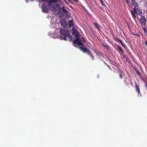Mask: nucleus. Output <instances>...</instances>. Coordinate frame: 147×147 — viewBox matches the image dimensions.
I'll return each mask as SVG.
<instances>
[{
	"label": "nucleus",
	"mask_w": 147,
	"mask_h": 147,
	"mask_svg": "<svg viewBox=\"0 0 147 147\" xmlns=\"http://www.w3.org/2000/svg\"><path fill=\"white\" fill-rule=\"evenodd\" d=\"M131 3L132 5L134 6V8L133 9L134 12L132 10H131L130 11L133 18L134 19H135L136 18L135 13H141L142 12L141 11L140 9V7L138 6V4L136 1L135 0H131Z\"/></svg>",
	"instance_id": "f257e3e1"
},
{
	"label": "nucleus",
	"mask_w": 147,
	"mask_h": 147,
	"mask_svg": "<svg viewBox=\"0 0 147 147\" xmlns=\"http://www.w3.org/2000/svg\"><path fill=\"white\" fill-rule=\"evenodd\" d=\"M60 33L62 35L64 36L63 37H62L61 36L60 37L61 40H67V38L69 39L70 40H71L72 38V36L70 35L69 31L67 30L64 29H61L60 30Z\"/></svg>",
	"instance_id": "f03ea898"
},
{
	"label": "nucleus",
	"mask_w": 147,
	"mask_h": 147,
	"mask_svg": "<svg viewBox=\"0 0 147 147\" xmlns=\"http://www.w3.org/2000/svg\"><path fill=\"white\" fill-rule=\"evenodd\" d=\"M59 0H42L41 2L47 1L48 2V5L49 8L52 6L51 8H50V10L51 11H54L55 10L56 8L55 6H53L52 3L57 2Z\"/></svg>",
	"instance_id": "7ed1b4c3"
},
{
	"label": "nucleus",
	"mask_w": 147,
	"mask_h": 147,
	"mask_svg": "<svg viewBox=\"0 0 147 147\" xmlns=\"http://www.w3.org/2000/svg\"><path fill=\"white\" fill-rule=\"evenodd\" d=\"M79 48L81 50L83 51V52L87 53L88 55H89L92 57V60L94 59V56L92 55L91 52L86 47H80Z\"/></svg>",
	"instance_id": "20e7f679"
},
{
	"label": "nucleus",
	"mask_w": 147,
	"mask_h": 147,
	"mask_svg": "<svg viewBox=\"0 0 147 147\" xmlns=\"http://www.w3.org/2000/svg\"><path fill=\"white\" fill-rule=\"evenodd\" d=\"M73 43L74 44H76L78 46L84 45L79 37L76 38L75 39L73 40Z\"/></svg>",
	"instance_id": "39448f33"
},
{
	"label": "nucleus",
	"mask_w": 147,
	"mask_h": 147,
	"mask_svg": "<svg viewBox=\"0 0 147 147\" xmlns=\"http://www.w3.org/2000/svg\"><path fill=\"white\" fill-rule=\"evenodd\" d=\"M41 8L42 12L45 13H48L49 11V9L47 7L45 3L42 5Z\"/></svg>",
	"instance_id": "423d86ee"
},
{
	"label": "nucleus",
	"mask_w": 147,
	"mask_h": 147,
	"mask_svg": "<svg viewBox=\"0 0 147 147\" xmlns=\"http://www.w3.org/2000/svg\"><path fill=\"white\" fill-rule=\"evenodd\" d=\"M60 23L61 25L63 27L65 28L67 26V24L66 20L64 19H62L60 20Z\"/></svg>",
	"instance_id": "0eeeda50"
},
{
	"label": "nucleus",
	"mask_w": 147,
	"mask_h": 147,
	"mask_svg": "<svg viewBox=\"0 0 147 147\" xmlns=\"http://www.w3.org/2000/svg\"><path fill=\"white\" fill-rule=\"evenodd\" d=\"M72 34L75 36V38L79 37V34L77 30L73 28L72 29Z\"/></svg>",
	"instance_id": "6e6552de"
},
{
	"label": "nucleus",
	"mask_w": 147,
	"mask_h": 147,
	"mask_svg": "<svg viewBox=\"0 0 147 147\" xmlns=\"http://www.w3.org/2000/svg\"><path fill=\"white\" fill-rule=\"evenodd\" d=\"M114 39L115 40H116L118 42L120 43L121 45L123 46L124 47H125L126 46L123 43L121 40L117 38H114Z\"/></svg>",
	"instance_id": "1a4fd4ad"
},
{
	"label": "nucleus",
	"mask_w": 147,
	"mask_h": 147,
	"mask_svg": "<svg viewBox=\"0 0 147 147\" xmlns=\"http://www.w3.org/2000/svg\"><path fill=\"white\" fill-rule=\"evenodd\" d=\"M140 22L143 25H145V24L146 22V18L143 16H141V18L140 19Z\"/></svg>",
	"instance_id": "9d476101"
},
{
	"label": "nucleus",
	"mask_w": 147,
	"mask_h": 147,
	"mask_svg": "<svg viewBox=\"0 0 147 147\" xmlns=\"http://www.w3.org/2000/svg\"><path fill=\"white\" fill-rule=\"evenodd\" d=\"M60 11H62L66 15L67 14L68 12L67 10L65 9L64 7H63L62 8H60Z\"/></svg>",
	"instance_id": "9b49d317"
},
{
	"label": "nucleus",
	"mask_w": 147,
	"mask_h": 147,
	"mask_svg": "<svg viewBox=\"0 0 147 147\" xmlns=\"http://www.w3.org/2000/svg\"><path fill=\"white\" fill-rule=\"evenodd\" d=\"M135 85L136 86V91L138 92V94H139L140 93V88L138 85H137L136 83H135Z\"/></svg>",
	"instance_id": "f8f14e48"
},
{
	"label": "nucleus",
	"mask_w": 147,
	"mask_h": 147,
	"mask_svg": "<svg viewBox=\"0 0 147 147\" xmlns=\"http://www.w3.org/2000/svg\"><path fill=\"white\" fill-rule=\"evenodd\" d=\"M94 25L95 27L98 30H100V27L99 25L96 23H94Z\"/></svg>",
	"instance_id": "ddd939ff"
},
{
	"label": "nucleus",
	"mask_w": 147,
	"mask_h": 147,
	"mask_svg": "<svg viewBox=\"0 0 147 147\" xmlns=\"http://www.w3.org/2000/svg\"><path fill=\"white\" fill-rule=\"evenodd\" d=\"M69 27H71L74 26L73 21L72 20H71L69 21Z\"/></svg>",
	"instance_id": "4468645a"
},
{
	"label": "nucleus",
	"mask_w": 147,
	"mask_h": 147,
	"mask_svg": "<svg viewBox=\"0 0 147 147\" xmlns=\"http://www.w3.org/2000/svg\"><path fill=\"white\" fill-rule=\"evenodd\" d=\"M117 48H118V51L119 52H120L121 53L123 52V50L121 47L119 46L117 47Z\"/></svg>",
	"instance_id": "2eb2a0df"
},
{
	"label": "nucleus",
	"mask_w": 147,
	"mask_h": 147,
	"mask_svg": "<svg viewBox=\"0 0 147 147\" xmlns=\"http://www.w3.org/2000/svg\"><path fill=\"white\" fill-rule=\"evenodd\" d=\"M143 29L144 31L145 34L147 36V31L146 29L145 28H143Z\"/></svg>",
	"instance_id": "dca6fc26"
},
{
	"label": "nucleus",
	"mask_w": 147,
	"mask_h": 147,
	"mask_svg": "<svg viewBox=\"0 0 147 147\" xmlns=\"http://www.w3.org/2000/svg\"><path fill=\"white\" fill-rule=\"evenodd\" d=\"M103 46L104 47H105L107 49H108L109 48V46L107 44L105 45L103 44Z\"/></svg>",
	"instance_id": "f3484780"
},
{
	"label": "nucleus",
	"mask_w": 147,
	"mask_h": 147,
	"mask_svg": "<svg viewBox=\"0 0 147 147\" xmlns=\"http://www.w3.org/2000/svg\"><path fill=\"white\" fill-rule=\"evenodd\" d=\"M132 34H133V35H134V36H136L137 37H139V38H140V35L138 34H134V33H133Z\"/></svg>",
	"instance_id": "a211bd4d"
},
{
	"label": "nucleus",
	"mask_w": 147,
	"mask_h": 147,
	"mask_svg": "<svg viewBox=\"0 0 147 147\" xmlns=\"http://www.w3.org/2000/svg\"><path fill=\"white\" fill-rule=\"evenodd\" d=\"M119 73L120 74L119 76H120V78L121 79H122L123 78L122 75V74H121V73L120 71H119Z\"/></svg>",
	"instance_id": "6ab92c4d"
},
{
	"label": "nucleus",
	"mask_w": 147,
	"mask_h": 147,
	"mask_svg": "<svg viewBox=\"0 0 147 147\" xmlns=\"http://www.w3.org/2000/svg\"><path fill=\"white\" fill-rule=\"evenodd\" d=\"M126 1L127 3L129 6H130V4L128 0H125Z\"/></svg>",
	"instance_id": "aec40b11"
},
{
	"label": "nucleus",
	"mask_w": 147,
	"mask_h": 147,
	"mask_svg": "<svg viewBox=\"0 0 147 147\" xmlns=\"http://www.w3.org/2000/svg\"><path fill=\"white\" fill-rule=\"evenodd\" d=\"M100 0V1L102 4V5H104V3H103V1H102V0Z\"/></svg>",
	"instance_id": "412c9836"
},
{
	"label": "nucleus",
	"mask_w": 147,
	"mask_h": 147,
	"mask_svg": "<svg viewBox=\"0 0 147 147\" xmlns=\"http://www.w3.org/2000/svg\"><path fill=\"white\" fill-rule=\"evenodd\" d=\"M75 2H77L78 1V0H73Z\"/></svg>",
	"instance_id": "4be33fe9"
},
{
	"label": "nucleus",
	"mask_w": 147,
	"mask_h": 147,
	"mask_svg": "<svg viewBox=\"0 0 147 147\" xmlns=\"http://www.w3.org/2000/svg\"><path fill=\"white\" fill-rule=\"evenodd\" d=\"M137 74H138V75H140V73H139V72H138H138H137Z\"/></svg>",
	"instance_id": "5701e85b"
},
{
	"label": "nucleus",
	"mask_w": 147,
	"mask_h": 147,
	"mask_svg": "<svg viewBox=\"0 0 147 147\" xmlns=\"http://www.w3.org/2000/svg\"><path fill=\"white\" fill-rule=\"evenodd\" d=\"M65 2L67 4H68V3L66 1H65Z\"/></svg>",
	"instance_id": "b1692460"
},
{
	"label": "nucleus",
	"mask_w": 147,
	"mask_h": 147,
	"mask_svg": "<svg viewBox=\"0 0 147 147\" xmlns=\"http://www.w3.org/2000/svg\"><path fill=\"white\" fill-rule=\"evenodd\" d=\"M146 87L147 88V84H146Z\"/></svg>",
	"instance_id": "393cba45"
},
{
	"label": "nucleus",
	"mask_w": 147,
	"mask_h": 147,
	"mask_svg": "<svg viewBox=\"0 0 147 147\" xmlns=\"http://www.w3.org/2000/svg\"><path fill=\"white\" fill-rule=\"evenodd\" d=\"M56 5L57 6H59V5Z\"/></svg>",
	"instance_id": "a878e982"
}]
</instances>
